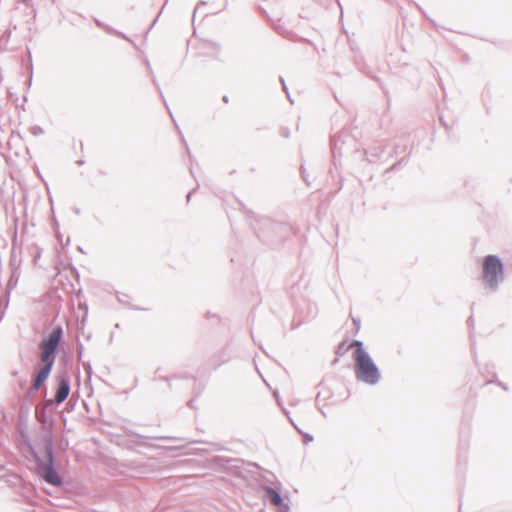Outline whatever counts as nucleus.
<instances>
[{
    "label": "nucleus",
    "mask_w": 512,
    "mask_h": 512,
    "mask_svg": "<svg viewBox=\"0 0 512 512\" xmlns=\"http://www.w3.org/2000/svg\"><path fill=\"white\" fill-rule=\"evenodd\" d=\"M61 337L62 329L57 327L49 334L47 339L41 341L39 345L41 351L40 359L44 366L40 369L34 380V390H38L48 378L54 364V354L60 343Z\"/></svg>",
    "instance_id": "1"
},
{
    "label": "nucleus",
    "mask_w": 512,
    "mask_h": 512,
    "mask_svg": "<svg viewBox=\"0 0 512 512\" xmlns=\"http://www.w3.org/2000/svg\"><path fill=\"white\" fill-rule=\"evenodd\" d=\"M70 386L69 381L65 378L61 379L59 382V387L55 394V402L57 404L62 403L69 395Z\"/></svg>",
    "instance_id": "5"
},
{
    "label": "nucleus",
    "mask_w": 512,
    "mask_h": 512,
    "mask_svg": "<svg viewBox=\"0 0 512 512\" xmlns=\"http://www.w3.org/2000/svg\"><path fill=\"white\" fill-rule=\"evenodd\" d=\"M268 495H269L270 502L272 504H274L276 506L281 504L282 500H281L280 495L277 492H275L274 490H269Z\"/></svg>",
    "instance_id": "6"
},
{
    "label": "nucleus",
    "mask_w": 512,
    "mask_h": 512,
    "mask_svg": "<svg viewBox=\"0 0 512 512\" xmlns=\"http://www.w3.org/2000/svg\"><path fill=\"white\" fill-rule=\"evenodd\" d=\"M52 457L51 453H49V464L43 465L39 467V473L41 477L48 483L58 486L61 484V477L58 475V473L54 470L52 467Z\"/></svg>",
    "instance_id": "4"
},
{
    "label": "nucleus",
    "mask_w": 512,
    "mask_h": 512,
    "mask_svg": "<svg viewBox=\"0 0 512 512\" xmlns=\"http://www.w3.org/2000/svg\"><path fill=\"white\" fill-rule=\"evenodd\" d=\"M503 276V264L494 255H488L483 261V279L491 287L495 288Z\"/></svg>",
    "instance_id": "3"
},
{
    "label": "nucleus",
    "mask_w": 512,
    "mask_h": 512,
    "mask_svg": "<svg viewBox=\"0 0 512 512\" xmlns=\"http://www.w3.org/2000/svg\"><path fill=\"white\" fill-rule=\"evenodd\" d=\"M348 348L354 349L353 359L356 377L367 384H376L380 378L379 370L364 350L362 342L355 340L350 343Z\"/></svg>",
    "instance_id": "2"
}]
</instances>
